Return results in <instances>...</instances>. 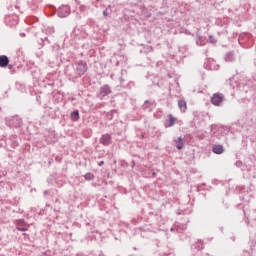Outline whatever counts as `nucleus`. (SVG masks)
I'll return each instance as SVG.
<instances>
[{"label": "nucleus", "instance_id": "f257e3e1", "mask_svg": "<svg viewBox=\"0 0 256 256\" xmlns=\"http://www.w3.org/2000/svg\"><path fill=\"white\" fill-rule=\"evenodd\" d=\"M6 125L12 129H20L23 127V118L19 115H14L6 119Z\"/></svg>", "mask_w": 256, "mask_h": 256}, {"label": "nucleus", "instance_id": "f03ea898", "mask_svg": "<svg viewBox=\"0 0 256 256\" xmlns=\"http://www.w3.org/2000/svg\"><path fill=\"white\" fill-rule=\"evenodd\" d=\"M88 69L89 67L87 66V62L85 60H78L75 62L74 71L78 77H83Z\"/></svg>", "mask_w": 256, "mask_h": 256}, {"label": "nucleus", "instance_id": "7ed1b4c3", "mask_svg": "<svg viewBox=\"0 0 256 256\" xmlns=\"http://www.w3.org/2000/svg\"><path fill=\"white\" fill-rule=\"evenodd\" d=\"M5 147L7 151H13L14 149H17L19 147V141H17V136H10L5 141Z\"/></svg>", "mask_w": 256, "mask_h": 256}, {"label": "nucleus", "instance_id": "20e7f679", "mask_svg": "<svg viewBox=\"0 0 256 256\" xmlns=\"http://www.w3.org/2000/svg\"><path fill=\"white\" fill-rule=\"evenodd\" d=\"M111 93H113V91L111 90V86L106 84V85H103L102 87L99 88L98 93H97V97L99 99L103 100L108 95H111Z\"/></svg>", "mask_w": 256, "mask_h": 256}, {"label": "nucleus", "instance_id": "39448f33", "mask_svg": "<svg viewBox=\"0 0 256 256\" xmlns=\"http://www.w3.org/2000/svg\"><path fill=\"white\" fill-rule=\"evenodd\" d=\"M210 101L215 107H221V104L225 101V95L223 93H214Z\"/></svg>", "mask_w": 256, "mask_h": 256}, {"label": "nucleus", "instance_id": "423d86ee", "mask_svg": "<svg viewBox=\"0 0 256 256\" xmlns=\"http://www.w3.org/2000/svg\"><path fill=\"white\" fill-rule=\"evenodd\" d=\"M70 14H71V8L67 5L60 6L57 10V15L61 19L65 17H69Z\"/></svg>", "mask_w": 256, "mask_h": 256}, {"label": "nucleus", "instance_id": "0eeeda50", "mask_svg": "<svg viewBox=\"0 0 256 256\" xmlns=\"http://www.w3.org/2000/svg\"><path fill=\"white\" fill-rule=\"evenodd\" d=\"M36 39L39 47H45V45H51V40L43 34H36Z\"/></svg>", "mask_w": 256, "mask_h": 256}, {"label": "nucleus", "instance_id": "6e6552de", "mask_svg": "<svg viewBox=\"0 0 256 256\" xmlns=\"http://www.w3.org/2000/svg\"><path fill=\"white\" fill-rule=\"evenodd\" d=\"M99 143L101 145H104V147H109V145L113 143V138L110 136L109 133L103 134L99 139Z\"/></svg>", "mask_w": 256, "mask_h": 256}, {"label": "nucleus", "instance_id": "1a4fd4ad", "mask_svg": "<svg viewBox=\"0 0 256 256\" xmlns=\"http://www.w3.org/2000/svg\"><path fill=\"white\" fill-rule=\"evenodd\" d=\"M205 249V244H203V240H198L191 246V251L194 253H199V251H203Z\"/></svg>", "mask_w": 256, "mask_h": 256}, {"label": "nucleus", "instance_id": "9d476101", "mask_svg": "<svg viewBox=\"0 0 256 256\" xmlns=\"http://www.w3.org/2000/svg\"><path fill=\"white\" fill-rule=\"evenodd\" d=\"M153 107H155V102H151L150 100H146L142 105L143 111H147L148 113L153 111Z\"/></svg>", "mask_w": 256, "mask_h": 256}, {"label": "nucleus", "instance_id": "9b49d317", "mask_svg": "<svg viewBox=\"0 0 256 256\" xmlns=\"http://www.w3.org/2000/svg\"><path fill=\"white\" fill-rule=\"evenodd\" d=\"M16 229L18 231H28L29 228L27 227V222H25L23 219H20L16 224Z\"/></svg>", "mask_w": 256, "mask_h": 256}, {"label": "nucleus", "instance_id": "f8f14e48", "mask_svg": "<svg viewBox=\"0 0 256 256\" xmlns=\"http://www.w3.org/2000/svg\"><path fill=\"white\" fill-rule=\"evenodd\" d=\"M212 151L215 155H222V153H225V148H223V145L214 144L212 146Z\"/></svg>", "mask_w": 256, "mask_h": 256}, {"label": "nucleus", "instance_id": "ddd939ff", "mask_svg": "<svg viewBox=\"0 0 256 256\" xmlns=\"http://www.w3.org/2000/svg\"><path fill=\"white\" fill-rule=\"evenodd\" d=\"M9 65V57L7 55H0V67L5 69Z\"/></svg>", "mask_w": 256, "mask_h": 256}, {"label": "nucleus", "instance_id": "4468645a", "mask_svg": "<svg viewBox=\"0 0 256 256\" xmlns=\"http://www.w3.org/2000/svg\"><path fill=\"white\" fill-rule=\"evenodd\" d=\"M174 142L176 143V149H178V151H181V149H183L185 145V138L180 136L176 140H174Z\"/></svg>", "mask_w": 256, "mask_h": 256}, {"label": "nucleus", "instance_id": "2eb2a0df", "mask_svg": "<svg viewBox=\"0 0 256 256\" xmlns=\"http://www.w3.org/2000/svg\"><path fill=\"white\" fill-rule=\"evenodd\" d=\"M123 73H127V70H124V69L121 70V76L119 77V83H120V87H122V89H126L127 80L123 77Z\"/></svg>", "mask_w": 256, "mask_h": 256}, {"label": "nucleus", "instance_id": "dca6fc26", "mask_svg": "<svg viewBox=\"0 0 256 256\" xmlns=\"http://www.w3.org/2000/svg\"><path fill=\"white\" fill-rule=\"evenodd\" d=\"M175 121H177V119L175 117H173V114H169L168 115V123H165V127H173V125H175Z\"/></svg>", "mask_w": 256, "mask_h": 256}, {"label": "nucleus", "instance_id": "f3484780", "mask_svg": "<svg viewBox=\"0 0 256 256\" xmlns=\"http://www.w3.org/2000/svg\"><path fill=\"white\" fill-rule=\"evenodd\" d=\"M178 107L180 111L185 113V111H187V102L185 100H178Z\"/></svg>", "mask_w": 256, "mask_h": 256}, {"label": "nucleus", "instance_id": "a211bd4d", "mask_svg": "<svg viewBox=\"0 0 256 256\" xmlns=\"http://www.w3.org/2000/svg\"><path fill=\"white\" fill-rule=\"evenodd\" d=\"M115 113H117V110H111L109 112H104V115L108 121H113Z\"/></svg>", "mask_w": 256, "mask_h": 256}, {"label": "nucleus", "instance_id": "6ab92c4d", "mask_svg": "<svg viewBox=\"0 0 256 256\" xmlns=\"http://www.w3.org/2000/svg\"><path fill=\"white\" fill-rule=\"evenodd\" d=\"M70 117L72 121H78L80 119L79 110H74L73 112H71Z\"/></svg>", "mask_w": 256, "mask_h": 256}, {"label": "nucleus", "instance_id": "aec40b11", "mask_svg": "<svg viewBox=\"0 0 256 256\" xmlns=\"http://www.w3.org/2000/svg\"><path fill=\"white\" fill-rule=\"evenodd\" d=\"M196 45L200 47L205 45V42H203V36L199 35V33L196 34Z\"/></svg>", "mask_w": 256, "mask_h": 256}, {"label": "nucleus", "instance_id": "412c9836", "mask_svg": "<svg viewBox=\"0 0 256 256\" xmlns=\"http://www.w3.org/2000/svg\"><path fill=\"white\" fill-rule=\"evenodd\" d=\"M235 60L233 52H228L225 55V61L227 62H233Z\"/></svg>", "mask_w": 256, "mask_h": 256}, {"label": "nucleus", "instance_id": "4be33fe9", "mask_svg": "<svg viewBox=\"0 0 256 256\" xmlns=\"http://www.w3.org/2000/svg\"><path fill=\"white\" fill-rule=\"evenodd\" d=\"M85 181H93L95 179V174L88 172L84 175Z\"/></svg>", "mask_w": 256, "mask_h": 256}, {"label": "nucleus", "instance_id": "5701e85b", "mask_svg": "<svg viewBox=\"0 0 256 256\" xmlns=\"http://www.w3.org/2000/svg\"><path fill=\"white\" fill-rule=\"evenodd\" d=\"M208 43H211V45H215V43H217V38H215V36H213V35H209Z\"/></svg>", "mask_w": 256, "mask_h": 256}, {"label": "nucleus", "instance_id": "b1692460", "mask_svg": "<svg viewBox=\"0 0 256 256\" xmlns=\"http://www.w3.org/2000/svg\"><path fill=\"white\" fill-rule=\"evenodd\" d=\"M7 67H8V69H9L10 73H12V74L15 73V67H13V64H9V63H8Z\"/></svg>", "mask_w": 256, "mask_h": 256}, {"label": "nucleus", "instance_id": "393cba45", "mask_svg": "<svg viewBox=\"0 0 256 256\" xmlns=\"http://www.w3.org/2000/svg\"><path fill=\"white\" fill-rule=\"evenodd\" d=\"M134 85H135V82L130 81V82L126 83V89H131Z\"/></svg>", "mask_w": 256, "mask_h": 256}, {"label": "nucleus", "instance_id": "a878e982", "mask_svg": "<svg viewBox=\"0 0 256 256\" xmlns=\"http://www.w3.org/2000/svg\"><path fill=\"white\" fill-rule=\"evenodd\" d=\"M236 167H243V162L241 160L236 161L235 163Z\"/></svg>", "mask_w": 256, "mask_h": 256}, {"label": "nucleus", "instance_id": "bb28decb", "mask_svg": "<svg viewBox=\"0 0 256 256\" xmlns=\"http://www.w3.org/2000/svg\"><path fill=\"white\" fill-rule=\"evenodd\" d=\"M103 16L104 17H108L109 16V13L107 12V8L103 11Z\"/></svg>", "mask_w": 256, "mask_h": 256}, {"label": "nucleus", "instance_id": "cd10ccee", "mask_svg": "<svg viewBox=\"0 0 256 256\" xmlns=\"http://www.w3.org/2000/svg\"><path fill=\"white\" fill-rule=\"evenodd\" d=\"M103 165H105V161H100V162L98 163V166H99V167H103Z\"/></svg>", "mask_w": 256, "mask_h": 256}, {"label": "nucleus", "instance_id": "c85d7f7f", "mask_svg": "<svg viewBox=\"0 0 256 256\" xmlns=\"http://www.w3.org/2000/svg\"><path fill=\"white\" fill-rule=\"evenodd\" d=\"M43 194H44L45 196L49 195V190H45V191L43 192Z\"/></svg>", "mask_w": 256, "mask_h": 256}, {"label": "nucleus", "instance_id": "c756f323", "mask_svg": "<svg viewBox=\"0 0 256 256\" xmlns=\"http://www.w3.org/2000/svg\"><path fill=\"white\" fill-rule=\"evenodd\" d=\"M152 177H157V173H156V172H153V173H152Z\"/></svg>", "mask_w": 256, "mask_h": 256}, {"label": "nucleus", "instance_id": "7c9ffc66", "mask_svg": "<svg viewBox=\"0 0 256 256\" xmlns=\"http://www.w3.org/2000/svg\"><path fill=\"white\" fill-rule=\"evenodd\" d=\"M135 167V160H132V168Z\"/></svg>", "mask_w": 256, "mask_h": 256}, {"label": "nucleus", "instance_id": "2f4dec72", "mask_svg": "<svg viewBox=\"0 0 256 256\" xmlns=\"http://www.w3.org/2000/svg\"><path fill=\"white\" fill-rule=\"evenodd\" d=\"M151 51H153V46H150V53H151Z\"/></svg>", "mask_w": 256, "mask_h": 256}, {"label": "nucleus", "instance_id": "473e14b6", "mask_svg": "<svg viewBox=\"0 0 256 256\" xmlns=\"http://www.w3.org/2000/svg\"><path fill=\"white\" fill-rule=\"evenodd\" d=\"M204 256H211V255H209V253H206Z\"/></svg>", "mask_w": 256, "mask_h": 256}, {"label": "nucleus", "instance_id": "72a5a7b5", "mask_svg": "<svg viewBox=\"0 0 256 256\" xmlns=\"http://www.w3.org/2000/svg\"><path fill=\"white\" fill-rule=\"evenodd\" d=\"M134 251H137V247H134Z\"/></svg>", "mask_w": 256, "mask_h": 256}, {"label": "nucleus", "instance_id": "f704fd0d", "mask_svg": "<svg viewBox=\"0 0 256 256\" xmlns=\"http://www.w3.org/2000/svg\"><path fill=\"white\" fill-rule=\"evenodd\" d=\"M171 231H173V228H171Z\"/></svg>", "mask_w": 256, "mask_h": 256}]
</instances>
